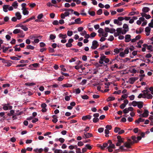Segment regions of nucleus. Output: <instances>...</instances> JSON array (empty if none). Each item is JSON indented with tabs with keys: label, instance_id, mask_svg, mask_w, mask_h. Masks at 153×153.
Segmentation results:
<instances>
[{
	"label": "nucleus",
	"instance_id": "f257e3e1",
	"mask_svg": "<svg viewBox=\"0 0 153 153\" xmlns=\"http://www.w3.org/2000/svg\"><path fill=\"white\" fill-rule=\"evenodd\" d=\"M118 142L116 143V146H120L121 145L122 143H124V139L122 138L120 136H118L117 137Z\"/></svg>",
	"mask_w": 153,
	"mask_h": 153
},
{
	"label": "nucleus",
	"instance_id": "f03ea898",
	"mask_svg": "<svg viewBox=\"0 0 153 153\" xmlns=\"http://www.w3.org/2000/svg\"><path fill=\"white\" fill-rule=\"evenodd\" d=\"M99 44L96 40H94L92 43V46L91 47V48L93 49H96L99 46Z\"/></svg>",
	"mask_w": 153,
	"mask_h": 153
},
{
	"label": "nucleus",
	"instance_id": "7ed1b4c3",
	"mask_svg": "<svg viewBox=\"0 0 153 153\" xmlns=\"http://www.w3.org/2000/svg\"><path fill=\"white\" fill-rule=\"evenodd\" d=\"M84 135V136H83V137L84 138H89L93 136L92 134L89 133L85 132Z\"/></svg>",
	"mask_w": 153,
	"mask_h": 153
},
{
	"label": "nucleus",
	"instance_id": "20e7f679",
	"mask_svg": "<svg viewBox=\"0 0 153 153\" xmlns=\"http://www.w3.org/2000/svg\"><path fill=\"white\" fill-rule=\"evenodd\" d=\"M124 19V18L122 17H119L117 19H114V24H117L118 23L119 21H122Z\"/></svg>",
	"mask_w": 153,
	"mask_h": 153
},
{
	"label": "nucleus",
	"instance_id": "39448f33",
	"mask_svg": "<svg viewBox=\"0 0 153 153\" xmlns=\"http://www.w3.org/2000/svg\"><path fill=\"white\" fill-rule=\"evenodd\" d=\"M106 56L103 55L100 57V59L99 61V63L101 64H103V61H104Z\"/></svg>",
	"mask_w": 153,
	"mask_h": 153
},
{
	"label": "nucleus",
	"instance_id": "423d86ee",
	"mask_svg": "<svg viewBox=\"0 0 153 153\" xmlns=\"http://www.w3.org/2000/svg\"><path fill=\"white\" fill-rule=\"evenodd\" d=\"M131 35H130L127 34L126 35L125 37V42H129L131 40Z\"/></svg>",
	"mask_w": 153,
	"mask_h": 153
},
{
	"label": "nucleus",
	"instance_id": "0eeeda50",
	"mask_svg": "<svg viewBox=\"0 0 153 153\" xmlns=\"http://www.w3.org/2000/svg\"><path fill=\"white\" fill-rule=\"evenodd\" d=\"M54 153H68V151L65 150L63 152L62 151L61 149H56L55 151H54Z\"/></svg>",
	"mask_w": 153,
	"mask_h": 153
},
{
	"label": "nucleus",
	"instance_id": "6e6552de",
	"mask_svg": "<svg viewBox=\"0 0 153 153\" xmlns=\"http://www.w3.org/2000/svg\"><path fill=\"white\" fill-rule=\"evenodd\" d=\"M91 116L90 115L83 116L82 117V119L83 120H85L87 119L90 120L91 119Z\"/></svg>",
	"mask_w": 153,
	"mask_h": 153
},
{
	"label": "nucleus",
	"instance_id": "1a4fd4ad",
	"mask_svg": "<svg viewBox=\"0 0 153 153\" xmlns=\"http://www.w3.org/2000/svg\"><path fill=\"white\" fill-rule=\"evenodd\" d=\"M108 143H105L103 144L102 146L100 145L99 146V147L102 150H103L106 147H108Z\"/></svg>",
	"mask_w": 153,
	"mask_h": 153
},
{
	"label": "nucleus",
	"instance_id": "9d476101",
	"mask_svg": "<svg viewBox=\"0 0 153 153\" xmlns=\"http://www.w3.org/2000/svg\"><path fill=\"white\" fill-rule=\"evenodd\" d=\"M9 7V5H4L3 7V11L5 12H7L8 11L7 9H8Z\"/></svg>",
	"mask_w": 153,
	"mask_h": 153
},
{
	"label": "nucleus",
	"instance_id": "9b49d317",
	"mask_svg": "<svg viewBox=\"0 0 153 153\" xmlns=\"http://www.w3.org/2000/svg\"><path fill=\"white\" fill-rule=\"evenodd\" d=\"M151 31V28L149 27H147L145 28V31L147 33L146 35L148 36L149 35V33Z\"/></svg>",
	"mask_w": 153,
	"mask_h": 153
},
{
	"label": "nucleus",
	"instance_id": "f8f14e48",
	"mask_svg": "<svg viewBox=\"0 0 153 153\" xmlns=\"http://www.w3.org/2000/svg\"><path fill=\"white\" fill-rule=\"evenodd\" d=\"M21 32H22V30H21L20 29H17L14 30L13 32V33L14 34H17V33H21Z\"/></svg>",
	"mask_w": 153,
	"mask_h": 153
},
{
	"label": "nucleus",
	"instance_id": "ddd939ff",
	"mask_svg": "<svg viewBox=\"0 0 153 153\" xmlns=\"http://www.w3.org/2000/svg\"><path fill=\"white\" fill-rule=\"evenodd\" d=\"M12 62L11 60H9L6 61L4 62L7 64V65H5L6 66L9 67L10 66L12 65Z\"/></svg>",
	"mask_w": 153,
	"mask_h": 153
},
{
	"label": "nucleus",
	"instance_id": "4468645a",
	"mask_svg": "<svg viewBox=\"0 0 153 153\" xmlns=\"http://www.w3.org/2000/svg\"><path fill=\"white\" fill-rule=\"evenodd\" d=\"M16 16L17 17V19L18 20H19L21 19L22 15L20 14V13L19 12H17L15 14Z\"/></svg>",
	"mask_w": 153,
	"mask_h": 153
},
{
	"label": "nucleus",
	"instance_id": "2eb2a0df",
	"mask_svg": "<svg viewBox=\"0 0 153 153\" xmlns=\"http://www.w3.org/2000/svg\"><path fill=\"white\" fill-rule=\"evenodd\" d=\"M124 146L125 147H126L127 148H131V145L132 144H130L128 142H125L124 143Z\"/></svg>",
	"mask_w": 153,
	"mask_h": 153
},
{
	"label": "nucleus",
	"instance_id": "dca6fc26",
	"mask_svg": "<svg viewBox=\"0 0 153 153\" xmlns=\"http://www.w3.org/2000/svg\"><path fill=\"white\" fill-rule=\"evenodd\" d=\"M149 112L147 110L145 109L144 111V112L143 113V114H144V116H145L144 117H147L149 115Z\"/></svg>",
	"mask_w": 153,
	"mask_h": 153
},
{
	"label": "nucleus",
	"instance_id": "f3484780",
	"mask_svg": "<svg viewBox=\"0 0 153 153\" xmlns=\"http://www.w3.org/2000/svg\"><path fill=\"white\" fill-rule=\"evenodd\" d=\"M137 106L139 108H141L143 107V103L142 102H138Z\"/></svg>",
	"mask_w": 153,
	"mask_h": 153
},
{
	"label": "nucleus",
	"instance_id": "a211bd4d",
	"mask_svg": "<svg viewBox=\"0 0 153 153\" xmlns=\"http://www.w3.org/2000/svg\"><path fill=\"white\" fill-rule=\"evenodd\" d=\"M131 138L134 142V143H138V141L137 140V137L134 136H132L131 137Z\"/></svg>",
	"mask_w": 153,
	"mask_h": 153
},
{
	"label": "nucleus",
	"instance_id": "6ab92c4d",
	"mask_svg": "<svg viewBox=\"0 0 153 153\" xmlns=\"http://www.w3.org/2000/svg\"><path fill=\"white\" fill-rule=\"evenodd\" d=\"M150 10V9L146 7H143L142 9V11L144 13H147Z\"/></svg>",
	"mask_w": 153,
	"mask_h": 153
},
{
	"label": "nucleus",
	"instance_id": "aec40b11",
	"mask_svg": "<svg viewBox=\"0 0 153 153\" xmlns=\"http://www.w3.org/2000/svg\"><path fill=\"white\" fill-rule=\"evenodd\" d=\"M52 117L53 118V119L52 120V122L54 123H56L58 121L57 116L55 115H53V116Z\"/></svg>",
	"mask_w": 153,
	"mask_h": 153
},
{
	"label": "nucleus",
	"instance_id": "412c9836",
	"mask_svg": "<svg viewBox=\"0 0 153 153\" xmlns=\"http://www.w3.org/2000/svg\"><path fill=\"white\" fill-rule=\"evenodd\" d=\"M59 38H61L62 39H65L67 37V35L66 34L63 35L62 33L59 34Z\"/></svg>",
	"mask_w": 153,
	"mask_h": 153
},
{
	"label": "nucleus",
	"instance_id": "4be33fe9",
	"mask_svg": "<svg viewBox=\"0 0 153 153\" xmlns=\"http://www.w3.org/2000/svg\"><path fill=\"white\" fill-rule=\"evenodd\" d=\"M108 143L109 144L108 146H109L110 147H114L115 146V145L114 144L112 143V142L110 140H108Z\"/></svg>",
	"mask_w": 153,
	"mask_h": 153
},
{
	"label": "nucleus",
	"instance_id": "5701e85b",
	"mask_svg": "<svg viewBox=\"0 0 153 153\" xmlns=\"http://www.w3.org/2000/svg\"><path fill=\"white\" fill-rule=\"evenodd\" d=\"M22 10H23V13L24 15H27L29 13V11L27 10L26 8H24Z\"/></svg>",
	"mask_w": 153,
	"mask_h": 153
},
{
	"label": "nucleus",
	"instance_id": "b1692460",
	"mask_svg": "<svg viewBox=\"0 0 153 153\" xmlns=\"http://www.w3.org/2000/svg\"><path fill=\"white\" fill-rule=\"evenodd\" d=\"M124 147H125V146L123 144V145L120 146L119 148V149L121 152H124L127 151V149H124Z\"/></svg>",
	"mask_w": 153,
	"mask_h": 153
},
{
	"label": "nucleus",
	"instance_id": "393cba45",
	"mask_svg": "<svg viewBox=\"0 0 153 153\" xmlns=\"http://www.w3.org/2000/svg\"><path fill=\"white\" fill-rule=\"evenodd\" d=\"M62 86L63 87H71L72 85L71 84L67 83L62 85Z\"/></svg>",
	"mask_w": 153,
	"mask_h": 153
},
{
	"label": "nucleus",
	"instance_id": "a878e982",
	"mask_svg": "<svg viewBox=\"0 0 153 153\" xmlns=\"http://www.w3.org/2000/svg\"><path fill=\"white\" fill-rule=\"evenodd\" d=\"M115 99V98L113 97H108L106 99V101L107 102L109 101H111L114 100Z\"/></svg>",
	"mask_w": 153,
	"mask_h": 153
},
{
	"label": "nucleus",
	"instance_id": "bb28decb",
	"mask_svg": "<svg viewBox=\"0 0 153 153\" xmlns=\"http://www.w3.org/2000/svg\"><path fill=\"white\" fill-rule=\"evenodd\" d=\"M139 14V12L138 11L137 12H131L129 13L128 15L129 16H133L135 14L138 15Z\"/></svg>",
	"mask_w": 153,
	"mask_h": 153
},
{
	"label": "nucleus",
	"instance_id": "cd10ccee",
	"mask_svg": "<svg viewBox=\"0 0 153 153\" xmlns=\"http://www.w3.org/2000/svg\"><path fill=\"white\" fill-rule=\"evenodd\" d=\"M128 82L130 84H133L135 82V80L134 79V78L131 77L129 79Z\"/></svg>",
	"mask_w": 153,
	"mask_h": 153
},
{
	"label": "nucleus",
	"instance_id": "c85d7f7f",
	"mask_svg": "<svg viewBox=\"0 0 153 153\" xmlns=\"http://www.w3.org/2000/svg\"><path fill=\"white\" fill-rule=\"evenodd\" d=\"M56 36L54 34H51L50 35L49 38L50 39L53 40L55 39Z\"/></svg>",
	"mask_w": 153,
	"mask_h": 153
},
{
	"label": "nucleus",
	"instance_id": "c756f323",
	"mask_svg": "<svg viewBox=\"0 0 153 153\" xmlns=\"http://www.w3.org/2000/svg\"><path fill=\"white\" fill-rule=\"evenodd\" d=\"M115 148V146L114 147H110L109 146H108L107 147V149H108V150L109 152H111L113 151V149H114Z\"/></svg>",
	"mask_w": 153,
	"mask_h": 153
},
{
	"label": "nucleus",
	"instance_id": "7c9ffc66",
	"mask_svg": "<svg viewBox=\"0 0 153 153\" xmlns=\"http://www.w3.org/2000/svg\"><path fill=\"white\" fill-rule=\"evenodd\" d=\"M26 48L28 49L33 50L35 47L30 45H28L27 46Z\"/></svg>",
	"mask_w": 153,
	"mask_h": 153
},
{
	"label": "nucleus",
	"instance_id": "2f4dec72",
	"mask_svg": "<svg viewBox=\"0 0 153 153\" xmlns=\"http://www.w3.org/2000/svg\"><path fill=\"white\" fill-rule=\"evenodd\" d=\"M88 14L91 16H94L95 15V13L94 11H90L89 10L88 11Z\"/></svg>",
	"mask_w": 153,
	"mask_h": 153
},
{
	"label": "nucleus",
	"instance_id": "473e14b6",
	"mask_svg": "<svg viewBox=\"0 0 153 153\" xmlns=\"http://www.w3.org/2000/svg\"><path fill=\"white\" fill-rule=\"evenodd\" d=\"M21 28L25 31H27L28 30V28L25 26L22 25Z\"/></svg>",
	"mask_w": 153,
	"mask_h": 153
},
{
	"label": "nucleus",
	"instance_id": "72a5a7b5",
	"mask_svg": "<svg viewBox=\"0 0 153 153\" xmlns=\"http://www.w3.org/2000/svg\"><path fill=\"white\" fill-rule=\"evenodd\" d=\"M25 85L27 86H33L35 85V83L33 82H28L25 84Z\"/></svg>",
	"mask_w": 153,
	"mask_h": 153
},
{
	"label": "nucleus",
	"instance_id": "f704fd0d",
	"mask_svg": "<svg viewBox=\"0 0 153 153\" xmlns=\"http://www.w3.org/2000/svg\"><path fill=\"white\" fill-rule=\"evenodd\" d=\"M12 6H13L15 8H16L18 6V3L16 1L14 2L13 3Z\"/></svg>",
	"mask_w": 153,
	"mask_h": 153
},
{
	"label": "nucleus",
	"instance_id": "c9c22d12",
	"mask_svg": "<svg viewBox=\"0 0 153 153\" xmlns=\"http://www.w3.org/2000/svg\"><path fill=\"white\" fill-rule=\"evenodd\" d=\"M82 98L83 99H88L89 98V97L86 95H82L81 96Z\"/></svg>",
	"mask_w": 153,
	"mask_h": 153
},
{
	"label": "nucleus",
	"instance_id": "e433bc0d",
	"mask_svg": "<svg viewBox=\"0 0 153 153\" xmlns=\"http://www.w3.org/2000/svg\"><path fill=\"white\" fill-rule=\"evenodd\" d=\"M49 51L50 53H53L55 52V50H54V48H52L50 47H49L48 48Z\"/></svg>",
	"mask_w": 153,
	"mask_h": 153
},
{
	"label": "nucleus",
	"instance_id": "4c0bfd02",
	"mask_svg": "<svg viewBox=\"0 0 153 153\" xmlns=\"http://www.w3.org/2000/svg\"><path fill=\"white\" fill-rule=\"evenodd\" d=\"M28 62V61L27 60H22L20 61L19 63L21 64L23 63H27Z\"/></svg>",
	"mask_w": 153,
	"mask_h": 153
},
{
	"label": "nucleus",
	"instance_id": "58836bf2",
	"mask_svg": "<svg viewBox=\"0 0 153 153\" xmlns=\"http://www.w3.org/2000/svg\"><path fill=\"white\" fill-rule=\"evenodd\" d=\"M145 74H140L139 75V76L140 77V81H141L143 80V77H145Z\"/></svg>",
	"mask_w": 153,
	"mask_h": 153
},
{
	"label": "nucleus",
	"instance_id": "ea45409f",
	"mask_svg": "<svg viewBox=\"0 0 153 153\" xmlns=\"http://www.w3.org/2000/svg\"><path fill=\"white\" fill-rule=\"evenodd\" d=\"M122 28H118L117 29L116 31H117V33L119 34H120L121 33L122 31Z\"/></svg>",
	"mask_w": 153,
	"mask_h": 153
},
{
	"label": "nucleus",
	"instance_id": "a19ab883",
	"mask_svg": "<svg viewBox=\"0 0 153 153\" xmlns=\"http://www.w3.org/2000/svg\"><path fill=\"white\" fill-rule=\"evenodd\" d=\"M123 28L124 29L129 30L128 26V25L126 24H124L123 25Z\"/></svg>",
	"mask_w": 153,
	"mask_h": 153
},
{
	"label": "nucleus",
	"instance_id": "79ce46f5",
	"mask_svg": "<svg viewBox=\"0 0 153 153\" xmlns=\"http://www.w3.org/2000/svg\"><path fill=\"white\" fill-rule=\"evenodd\" d=\"M128 31V30H126L125 29H123L122 30L121 33L123 34H125Z\"/></svg>",
	"mask_w": 153,
	"mask_h": 153
},
{
	"label": "nucleus",
	"instance_id": "37998d69",
	"mask_svg": "<svg viewBox=\"0 0 153 153\" xmlns=\"http://www.w3.org/2000/svg\"><path fill=\"white\" fill-rule=\"evenodd\" d=\"M124 4H125V3H124V2H123L117 4L115 5L114 7H119L121 5H124Z\"/></svg>",
	"mask_w": 153,
	"mask_h": 153
},
{
	"label": "nucleus",
	"instance_id": "c03bdc74",
	"mask_svg": "<svg viewBox=\"0 0 153 153\" xmlns=\"http://www.w3.org/2000/svg\"><path fill=\"white\" fill-rule=\"evenodd\" d=\"M102 13V10L101 9H99L97 12V14L98 15H100Z\"/></svg>",
	"mask_w": 153,
	"mask_h": 153
},
{
	"label": "nucleus",
	"instance_id": "a18cd8bd",
	"mask_svg": "<svg viewBox=\"0 0 153 153\" xmlns=\"http://www.w3.org/2000/svg\"><path fill=\"white\" fill-rule=\"evenodd\" d=\"M147 96L146 97L148 99H152L153 97V96L150 94H147Z\"/></svg>",
	"mask_w": 153,
	"mask_h": 153
},
{
	"label": "nucleus",
	"instance_id": "49530a36",
	"mask_svg": "<svg viewBox=\"0 0 153 153\" xmlns=\"http://www.w3.org/2000/svg\"><path fill=\"white\" fill-rule=\"evenodd\" d=\"M98 32L102 34L104 33V30L102 28H100L98 30Z\"/></svg>",
	"mask_w": 153,
	"mask_h": 153
},
{
	"label": "nucleus",
	"instance_id": "de8ad7c7",
	"mask_svg": "<svg viewBox=\"0 0 153 153\" xmlns=\"http://www.w3.org/2000/svg\"><path fill=\"white\" fill-rule=\"evenodd\" d=\"M121 129V128H120L116 127L115 128L114 130V131L115 132L117 133L118 131L119 132L120 130Z\"/></svg>",
	"mask_w": 153,
	"mask_h": 153
},
{
	"label": "nucleus",
	"instance_id": "09e8293b",
	"mask_svg": "<svg viewBox=\"0 0 153 153\" xmlns=\"http://www.w3.org/2000/svg\"><path fill=\"white\" fill-rule=\"evenodd\" d=\"M99 119L98 118L94 117L93 120V122L94 123H96L99 121Z\"/></svg>",
	"mask_w": 153,
	"mask_h": 153
},
{
	"label": "nucleus",
	"instance_id": "8fccbe9b",
	"mask_svg": "<svg viewBox=\"0 0 153 153\" xmlns=\"http://www.w3.org/2000/svg\"><path fill=\"white\" fill-rule=\"evenodd\" d=\"M138 102H136V101H133L132 102V105L133 106L135 107L137 105Z\"/></svg>",
	"mask_w": 153,
	"mask_h": 153
},
{
	"label": "nucleus",
	"instance_id": "3c124183",
	"mask_svg": "<svg viewBox=\"0 0 153 153\" xmlns=\"http://www.w3.org/2000/svg\"><path fill=\"white\" fill-rule=\"evenodd\" d=\"M71 97V95H70V96H66L65 98V100L67 101H69L70 99V97Z\"/></svg>",
	"mask_w": 153,
	"mask_h": 153
},
{
	"label": "nucleus",
	"instance_id": "603ef678",
	"mask_svg": "<svg viewBox=\"0 0 153 153\" xmlns=\"http://www.w3.org/2000/svg\"><path fill=\"white\" fill-rule=\"evenodd\" d=\"M10 59L13 60H18L19 59L16 56H10Z\"/></svg>",
	"mask_w": 153,
	"mask_h": 153
},
{
	"label": "nucleus",
	"instance_id": "864d4df0",
	"mask_svg": "<svg viewBox=\"0 0 153 153\" xmlns=\"http://www.w3.org/2000/svg\"><path fill=\"white\" fill-rule=\"evenodd\" d=\"M38 37L37 36H35L33 35H31L29 37V38L31 39H33L34 38Z\"/></svg>",
	"mask_w": 153,
	"mask_h": 153
},
{
	"label": "nucleus",
	"instance_id": "5fc2aeb1",
	"mask_svg": "<svg viewBox=\"0 0 153 153\" xmlns=\"http://www.w3.org/2000/svg\"><path fill=\"white\" fill-rule=\"evenodd\" d=\"M67 34L68 36H70L72 35L73 32L72 31H68Z\"/></svg>",
	"mask_w": 153,
	"mask_h": 153
},
{
	"label": "nucleus",
	"instance_id": "6e6d98bb",
	"mask_svg": "<svg viewBox=\"0 0 153 153\" xmlns=\"http://www.w3.org/2000/svg\"><path fill=\"white\" fill-rule=\"evenodd\" d=\"M114 39V37L112 35H111L109 37V38L108 39V40L110 41H112Z\"/></svg>",
	"mask_w": 153,
	"mask_h": 153
},
{
	"label": "nucleus",
	"instance_id": "4d7b16f0",
	"mask_svg": "<svg viewBox=\"0 0 153 153\" xmlns=\"http://www.w3.org/2000/svg\"><path fill=\"white\" fill-rule=\"evenodd\" d=\"M43 14L42 13H41L39 15H38V16H37V18L39 19H41L43 17Z\"/></svg>",
	"mask_w": 153,
	"mask_h": 153
},
{
	"label": "nucleus",
	"instance_id": "13d9d810",
	"mask_svg": "<svg viewBox=\"0 0 153 153\" xmlns=\"http://www.w3.org/2000/svg\"><path fill=\"white\" fill-rule=\"evenodd\" d=\"M143 95L142 94H139V95L138 96V98H140L141 97H143V98H146V96H143Z\"/></svg>",
	"mask_w": 153,
	"mask_h": 153
},
{
	"label": "nucleus",
	"instance_id": "bf43d9fd",
	"mask_svg": "<svg viewBox=\"0 0 153 153\" xmlns=\"http://www.w3.org/2000/svg\"><path fill=\"white\" fill-rule=\"evenodd\" d=\"M85 147L87 148V149H88L89 150H91L92 148V147L91 146H90L89 144H87L85 145Z\"/></svg>",
	"mask_w": 153,
	"mask_h": 153
},
{
	"label": "nucleus",
	"instance_id": "052dcab7",
	"mask_svg": "<svg viewBox=\"0 0 153 153\" xmlns=\"http://www.w3.org/2000/svg\"><path fill=\"white\" fill-rule=\"evenodd\" d=\"M81 21V19L80 18H78L75 20V23L76 24H79V22H80Z\"/></svg>",
	"mask_w": 153,
	"mask_h": 153
},
{
	"label": "nucleus",
	"instance_id": "680f3d73",
	"mask_svg": "<svg viewBox=\"0 0 153 153\" xmlns=\"http://www.w3.org/2000/svg\"><path fill=\"white\" fill-rule=\"evenodd\" d=\"M152 45H148V46H147V49L149 50H150V51H152Z\"/></svg>",
	"mask_w": 153,
	"mask_h": 153
},
{
	"label": "nucleus",
	"instance_id": "e2e57ef3",
	"mask_svg": "<svg viewBox=\"0 0 153 153\" xmlns=\"http://www.w3.org/2000/svg\"><path fill=\"white\" fill-rule=\"evenodd\" d=\"M59 22L57 20H54L53 22V24L54 25H57L59 24Z\"/></svg>",
	"mask_w": 153,
	"mask_h": 153
},
{
	"label": "nucleus",
	"instance_id": "0e129e2a",
	"mask_svg": "<svg viewBox=\"0 0 153 153\" xmlns=\"http://www.w3.org/2000/svg\"><path fill=\"white\" fill-rule=\"evenodd\" d=\"M58 140L61 142V143H63L65 140V139L62 138H59Z\"/></svg>",
	"mask_w": 153,
	"mask_h": 153
},
{
	"label": "nucleus",
	"instance_id": "69168bd1",
	"mask_svg": "<svg viewBox=\"0 0 153 153\" xmlns=\"http://www.w3.org/2000/svg\"><path fill=\"white\" fill-rule=\"evenodd\" d=\"M65 45L67 47H71L72 46V44L68 42Z\"/></svg>",
	"mask_w": 153,
	"mask_h": 153
},
{
	"label": "nucleus",
	"instance_id": "338daca9",
	"mask_svg": "<svg viewBox=\"0 0 153 153\" xmlns=\"http://www.w3.org/2000/svg\"><path fill=\"white\" fill-rule=\"evenodd\" d=\"M10 141L11 142H12L13 143L15 142L16 141V139L15 137H12V138H11L10 140Z\"/></svg>",
	"mask_w": 153,
	"mask_h": 153
},
{
	"label": "nucleus",
	"instance_id": "774afa93",
	"mask_svg": "<svg viewBox=\"0 0 153 153\" xmlns=\"http://www.w3.org/2000/svg\"><path fill=\"white\" fill-rule=\"evenodd\" d=\"M82 59L84 61H86L87 60V57L86 55H83L82 57Z\"/></svg>",
	"mask_w": 153,
	"mask_h": 153
}]
</instances>
